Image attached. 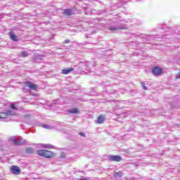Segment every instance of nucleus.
Returning <instances> with one entry per match:
<instances>
[{"mask_svg":"<svg viewBox=\"0 0 180 180\" xmlns=\"http://www.w3.org/2000/svg\"><path fill=\"white\" fill-rule=\"evenodd\" d=\"M37 154L44 158H54V153L48 150H38Z\"/></svg>","mask_w":180,"mask_h":180,"instance_id":"1","label":"nucleus"},{"mask_svg":"<svg viewBox=\"0 0 180 180\" xmlns=\"http://www.w3.org/2000/svg\"><path fill=\"white\" fill-rule=\"evenodd\" d=\"M127 27L124 25H120L119 23L109 27V30L112 32V33L119 30H127Z\"/></svg>","mask_w":180,"mask_h":180,"instance_id":"2","label":"nucleus"},{"mask_svg":"<svg viewBox=\"0 0 180 180\" xmlns=\"http://www.w3.org/2000/svg\"><path fill=\"white\" fill-rule=\"evenodd\" d=\"M8 141L14 146H22L23 144H26V140L20 139L18 141H17L16 137L15 136H11V139H8Z\"/></svg>","mask_w":180,"mask_h":180,"instance_id":"3","label":"nucleus"},{"mask_svg":"<svg viewBox=\"0 0 180 180\" xmlns=\"http://www.w3.org/2000/svg\"><path fill=\"white\" fill-rule=\"evenodd\" d=\"M13 115L12 110H8L4 112H0V119H2L4 122H6V119H8V116Z\"/></svg>","mask_w":180,"mask_h":180,"instance_id":"4","label":"nucleus"},{"mask_svg":"<svg viewBox=\"0 0 180 180\" xmlns=\"http://www.w3.org/2000/svg\"><path fill=\"white\" fill-rule=\"evenodd\" d=\"M25 85L34 91H37V89H39V86L37 84H34L30 82H25Z\"/></svg>","mask_w":180,"mask_h":180,"instance_id":"5","label":"nucleus"},{"mask_svg":"<svg viewBox=\"0 0 180 180\" xmlns=\"http://www.w3.org/2000/svg\"><path fill=\"white\" fill-rule=\"evenodd\" d=\"M152 72H153V75H155V76L161 75L162 74V68H161L158 66L155 67L152 70Z\"/></svg>","mask_w":180,"mask_h":180,"instance_id":"6","label":"nucleus"},{"mask_svg":"<svg viewBox=\"0 0 180 180\" xmlns=\"http://www.w3.org/2000/svg\"><path fill=\"white\" fill-rule=\"evenodd\" d=\"M11 171L12 174H14V175H19V174H20V172H22V170H20V168H19V167L15 166V165L11 167Z\"/></svg>","mask_w":180,"mask_h":180,"instance_id":"7","label":"nucleus"},{"mask_svg":"<svg viewBox=\"0 0 180 180\" xmlns=\"http://www.w3.org/2000/svg\"><path fill=\"white\" fill-rule=\"evenodd\" d=\"M108 158L110 161H116L117 162L122 160V157H120V155H110Z\"/></svg>","mask_w":180,"mask_h":180,"instance_id":"8","label":"nucleus"},{"mask_svg":"<svg viewBox=\"0 0 180 180\" xmlns=\"http://www.w3.org/2000/svg\"><path fill=\"white\" fill-rule=\"evenodd\" d=\"M124 129L126 131H131V130H134V124L133 123H128L125 124Z\"/></svg>","mask_w":180,"mask_h":180,"instance_id":"9","label":"nucleus"},{"mask_svg":"<svg viewBox=\"0 0 180 180\" xmlns=\"http://www.w3.org/2000/svg\"><path fill=\"white\" fill-rule=\"evenodd\" d=\"M105 120H106V119L105 118L104 115H99L97 120H96V122H97L98 124H102Z\"/></svg>","mask_w":180,"mask_h":180,"instance_id":"10","label":"nucleus"},{"mask_svg":"<svg viewBox=\"0 0 180 180\" xmlns=\"http://www.w3.org/2000/svg\"><path fill=\"white\" fill-rule=\"evenodd\" d=\"M39 127H43V129H46L48 130H52L54 129V127L46 124H39Z\"/></svg>","mask_w":180,"mask_h":180,"instance_id":"11","label":"nucleus"},{"mask_svg":"<svg viewBox=\"0 0 180 180\" xmlns=\"http://www.w3.org/2000/svg\"><path fill=\"white\" fill-rule=\"evenodd\" d=\"M63 15H65L66 16H71V15H74V13H72V9L66 8L63 11Z\"/></svg>","mask_w":180,"mask_h":180,"instance_id":"12","label":"nucleus"},{"mask_svg":"<svg viewBox=\"0 0 180 180\" xmlns=\"http://www.w3.org/2000/svg\"><path fill=\"white\" fill-rule=\"evenodd\" d=\"M72 71H74V68H70L68 69H63L61 71V74L67 75L70 74V72H72Z\"/></svg>","mask_w":180,"mask_h":180,"instance_id":"13","label":"nucleus"},{"mask_svg":"<svg viewBox=\"0 0 180 180\" xmlns=\"http://www.w3.org/2000/svg\"><path fill=\"white\" fill-rule=\"evenodd\" d=\"M10 39L13 40V41H18V37L15 35V34L12 32H9Z\"/></svg>","mask_w":180,"mask_h":180,"instance_id":"14","label":"nucleus"},{"mask_svg":"<svg viewBox=\"0 0 180 180\" xmlns=\"http://www.w3.org/2000/svg\"><path fill=\"white\" fill-rule=\"evenodd\" d=\"M26 153L27 154H34V149L32 147H28L26 148Z\"/></svg>","mask_w":180,"mask_h":180,"instance_id":"15","label":"nucleus"},{"mask_svg":"<svg viewBox=\"0 0 180 180\" xmlns=\"http://www.w3.org/2000/svg\"><path fill=\"white\" fill-rule=\"evenodd\" d=\"M18 56L19 57H27L29 56V52L24 51H22Z\"/></svg>","mask_w":180,"mask_h":180,"instance_id":"16","label":"nucleus"},{"mask_svg":"<svg viewBox=\"0 0 180 180\" xmlns=\"http://www.w3.org/2000/svg\"><path fill=\"white\" fill-rule=\"evenodd\" d=\"M78 112V109L77 108H72L69 110V113H71V115H77Z\"/></svg>","mask_w":180,"mask_h":180,"instance_id":"17","label":"nucleus"},{"mask_svg":"<svg viewBox=\"0 0 180 180\" xmlns=\"http://www.w3.org/2000/svg\"><path fill=\"white\" fill-rule=\"evenodd\" d=\"M42 147H44V148H54L53 145H51L50 143L43 144Z\"/></svg>","mask_w":180,"mask_h":180,"instance_id":"18","label":"nucleus"},{"mask_svg":"<svg viewBox=\"0 0 180 180\" xmlns=\"http://www.w3.org/2000/svg\"><path fill=\"white\" fill-rule=\"evenodd\" d=\"M34 62L35 63H41V57H40V56H35L34 57Z\"/></svg>","mask_w":180,"mask_h":180,"instance_id":"19","label":"nucleus"},{"mask_svg":"<svg viewBox=\"0 0 180 180\" xmlns=\"http://www.w3.org/2000/svg\"><path fill=\"white\" fill-rule=\"evenodd\" d=\"M115 178H121L122 177V172H116L114 174Z\"/></svg>","mask_w":180,"mask_h":180,"instance_id":"20","label":"nucleus"},{"mask_svg":"<svg viewBox=\"0 0 180 180\" xmlns=\"http://www.w3.org/2000/svg\"><path fill=\"white\" fill-rule=\"evenodd\" d=\"M141 86H143V89H144V91H147V89H148L147 86H146V83L144 82H141Z\"/></svg>","mask_w":180,"mask_h":180,"instance_id":"21","label":"nucleus"},{"mask_svg":"<svg viewBox=\"0 0 180 180\" xmlns=\"http://www.w3.org/2000/svg\"><path fill=\"white\" fill-rule=\"evenodd\" d=\"M11 108L13 109V110H18V107L15 106L14 104H11Z\"/></svg>","mask_w":180,"mask_h":180,"instance_id":"22","label":"nucleus"},{"mask_svg":"<svg viewBox=\"0 0 180 180\" xmlns=\"http://www.w3.org/2000/svg\"><path fill=\"white\" fill-rule=\"evenodd\" d=\"M60 158H65V153L62 152L61 154H60Z\"/></svg>","mask_w":180,"mask_h":180,"instance_id":"23","label":"nucleus"},{"mask_svg":"<svg viewBox=\"0 0 180 180\" xmlns=\"http://www.w3.org/2000/svg\"><path fill=\"white\" fill-rule=\"evenodd\" d=\"M65 43H66V44L70 43V39H66V40H65Z\"/></svg>","mask_w":180,"mask_h":180,"instance_id":"24","label":"nucleus"},{"mask_svg":"<svg viewBox=\"0 0 180 180\" xmlns=\"http://www.w3.org/2000/svg\"><path fill=\"white\" fill-rule=\"evenodd\" d=\"M79 136H85V134L83 132H79Z\"/></svg>","mask_w":180,"mask_h":180,"instance_id":"25","label":"nucleus"},{"mask_svg":"<svg viewBox=\"0 0 180 180\" xmlns=\"http://www.w3.org/2000/svg\"><path fill=\"white\" fill-rule=\"evenodd\" d=\"M176 78L180 79V72L178 74V75L176 76Z\"/></svg>","mask_w":180,"mask_h":180,"instance_id":"26","label":"nucleus"},{"mask_svg":"<svg viewBox=\"0 0 180 180\" xmlns=\"http://www.w3.org/2000/svg\"><path fill=\"white\" fill-rule=\"evenodd\" d=\"M88 65H91V62L87 63Z\"/></svg>","mask_w":180,"mask_h":180,"instance_id":"27","label":"nucleus"},{"mask_svg":"<svg viewBox=\"0 0 180 180\" xmlns=\"http://www.w3.org/2000/svg\"><path fill=\"white\" fill-rule=\"evenodd\" d=\"M136 2H140V1H142V0H136Z\"/></svg>","mask_w":180,"mask_h":180,"instance_id":"28","label":"nucleus"},{"mask_svg":"<svg viewBox=\"0 0 180 180\" xmlns=\"http://www.w3.org/2000/svg\"><path fill=\"white\" fill-rule=\"evenodd\" d=\"M108 96H110V98H112V94H109Z\"/></svg>","mask_w":180,"mask_h":180,"instance_id":"29","label":"nucleus"},{"mask_svg":"<svg viewBox=\"0 0 180 180\" xmlns=\"http://www.w3.org/2000/svg\"><path fill=\"white\" fill-rule=\"evenodd\" d=\"M108 102H113V100H110L108 101Z\"/></svg>","mask_w":180,"mask_h":180,"instance_id":"30","label":"nucleus"},{"mask_svg":"<svg viewBox=\"0 0 180 180\" xmlns=\"http://www.w3.org/2000/svg\"><path fill=\"white\" fill-rule=\"evenodd\" d=\"M79 180H86V179H80Z\"/></svg>","mask_w":180,"mask_h":180,"instance_id":"31","label":"nucleus"},{"mask_svg":"<svg viewBox=\"0 0 180 180\" xmlns=\"http://www.w3.org/2000/svg\"><path fill=\"white\" fill-rule=\"evenodd\" d=\"M93 67H95V65H92Z\"/></svg>","mask_w":180,"mask_h":180,"instance_id":"32","label":"nucleus"}]
</instances>
